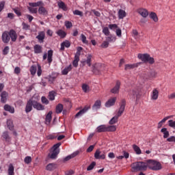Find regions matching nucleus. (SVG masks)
Here are the masks:
<instances>
[{
  "label": "nucleus",
  "instance_id": "10",
  "mask_svg": "<svg viewBox=\"0 0 175 175\" xmlns=\"http://www.w3.org/2000/svg\"><path fill=\"white\" fill-rule=\"evenodd\" d=\"M92 62V55L88 54L87 55L86 59L81 62L83 66L88 65V66H91Z\"/></svg>",
  "mask_w": 175,
  "mask_h": 175
},
{
  "label": "nucleus",
  "instance_id": "3",
  "mask_svg": "<svg viewBox=\"0 0 175 175\" xmlns=\"http://www.w3.org/2000/svg\"><path fill=\"white\" fill-rule=\"evenodd\" d=\"M148 167L152 170H161L162 165L161 163L155 160L149 159L146 161V168Z\"/></svg>",
  "mask_w": 175,
  "mask_h": 175
},
{
  "label": "nucleus",
  "instance_id": "28",
  "mask_svg": "<svg viewBox=\"0 0 175 175\" xmlns=\"http://www.w3.org/2000/svg\"><path fill=\"white\" fill-rule=\"evenodd\" d=\"M4 110H5V111H9V113H11L12 114L14 113V107L9 105H4Z\"/></svg>",
  "mask_w": 175,
  "mask_h": 175
},
{
  "label": "nucleus",
  "instance_id": "20",
  "mask_svg": "<svg viewBox=\"0 0 175 175\" xmlns=\"http://www.w3.org/2000/svg\"><path fill=\"white\" fill-rule=\"evenodd\" d=\"M79 150H77V151L74 152L72 154L64 158V161L65 162H66V161L72 159V158H75V157H77V155H79Z\"/></svg>",
  "mask_w": 175,
  "mask_h": 175
},
{
  "label": "nucleus",
  "instance_id": "7",
  "mask_svg": "<svg viewBox=\"0 0 175 175\" xmlns=\"http://www.w3.org/2000/svg\"><path fill=\"white\" fill-rule=\"evenodd\" d=\"M1 39L3 43H9L10 42V35L9 31H5L2 33Z\"/></svg>",
  "mask_w": 175,
  "mask_h": 175
},
{
  "label": "nucleus",
  "instance_id": "42",
  "mask_svg": "<svg viewBox=\"0 0 175 175\" xmlns=\"http://www.w3.org/2000/svg\"><path fill=\"white\" fill-rule=\"evenodd\" d=\"M117 127L114 125L107 126V132H116Z\"/></svg>",
  "mask_w": 175,
  "mask_h": 175
},
{
  "label": "nucleus",
  "instance_id": "19",
  "mask_svg": "<svg viewBox=\"0 0 175 175\" xmlns=\"http://www.w3.org/2000/svg\"><path fill=\"white\" fill-rule=\"evenodd\" d=\"M44 5H41L38 9V13L39 14H41L42 16H47L49 14V11L46 9V8L44 7Z\"/></svg>",
  "mask_w": 175,
  "mask_h": 175
},
{
  "label": "nucleus",
  "instance_id": "39",
  "mask_svg": "<svg viewBox=\"0 0 175 175\" xmlns=\"http://www.w3.org/2000/svg\"><path fill=\"white\" fill-rule=\"evenodd\" d=\"M58 7L60 9H62V10H64V12H66L68 10V8H66V5H65V3L63 1H60L57 3Z\"/></svg>",
  "mask_w": 175,
  "mask_h": 175
},
{
  "label": "nucleus",
  "instance_id": "9",
  "mask_svg": "<svg viewBox=\"0 0 175 175\" xmlns=\"http://www.w3.org/2000/svg\"><path fill=\"white\" fill-rule=\"evenodd\" d=\"M102 68V64L96 63L92 66V72L95 73V75H98L99 72H100V69Z\"/></svg>",
  "mask_w": 175,
  "mask_h": 175
},
{
  "label": "nucleus",
  "instance_id": "29",
  "mask_svg": "<svg viewBox=\"0 0 175 175\" xmlns=\"http://www.w3.org/2000/svg\"><path fill=\"white\" fill-rule=\"evenodd\" d=\"M58 154H59V151L53 150L51 154H49V157L51 159H56L57 157H58Z\"/></svg>",
  "mask_w": 175,
  "mask_h": 175
},
{
  "label": "nucleus",
  "instance_id": "53",
  "mask_svg": "<svg viewBox=\"0 0 175 175\" xmlns=\"http://www.w3.org/2000/svg\"><path fill=\"white\" fill-rule=\"evenodd\" d=\"M79 61H80V59L77 57L74 58V60L72 62V65L75 68H77V66H79Z\"/></svg>",
  "mask_w": 175,
  "mask_h": 175
},
{
  "label": "nucleus",
  "instance_id": "4",
  "mask_svg": "<svg viewBox=\"0 0 175 175\" xmlns=\"http://www.w3.org/2000/svg\"><path fill=\"white\" fill-rule=\"evenodd\" d=\"M137 57L139 59H141L143 62L145 64H150V65H152L155 62V60L154 59V57H152L150 56L148 53H139L137 55Z\"/></svg>",
  "mask_w": 175,
  "mask_h": 175
},
{
  "label": "nucleus",
  "instance_id": "22",
  "mask_svg": "<svg viewBox=\"0 0 175 175\" xmlns=\"http://www.w3.org/2000/svg\"><path fill=\"white\" fill-rule=\"evenodd\" d=\"M158 96H159V92L158 90L154 89L152 92L151 99L157 100V99H158Z\"/></svg>",
  "mask_w": 175,
  "mask_h": 175
},
{
  "label": "nucleus",
  "instance_id": "38",
  "mask_svg": "<svg viewBox=\"0 0 175 175\" xmlns=\"http://www.w3.org/2000/svg\"><path fill=\"white\" fill-rule=\"evenodd\" d=\"M161 133H163L164 139H167V137H169L170 134H169V131H167V129L163 128V129H161Z\"/></svg>",
  "mask_w": 175,
  "mask_h": 175
},
{
  "label": "nucleus",
  "instance_id": "60",
  "mask_svg": "<svg viewBox=\"0 0 175 175\" xmlns=\"http://www.w3.org/2000/svg\"><path fill=\"white\" fill-rule=\"evenodd\" d=\"M37 75L38 76V77H40L42 76V66H40V64H38Z\"/></svg>",
  "mask_w": 175,
  "mask_h": 175
},
{
  "label": "nucleus",
  "instance_id": "5",
  "mask_svg": "<svg viewBox=\"0 0 175 175\" xmlns=\"http://www.w3.org/2000/svg\"><path fill=\"white\" fill-rule=\"evenodd\" d=\"M47 59L48 64H51L53 62V50L48 51V57L47 53L44 54L43 55V60Z\"/></svg>",
  "mask_w": 175,
  "mask_h": 175
},
{
  "label": "nucleus",
  "instance_id": "16",
  "mask_svg": "<svg viewBox=\"0 0 175 175\" xmlns=\"http://www.w3.org/2000/svg\"><path fill=\"white\" fill-rule=\"evenodd\" d=\"M9 94L6 91H3L1 94V103H6Z\"/></svg>",
  "mask_w": 175,
  "mask_h": 175
},
{
  "label": "nucleus",
  "instance_id": "47",
  "mask_svg": "<svg viewBox=\"0 0 175 175\" xmlns=\"http://www.w3.org/2000/svg\"><path fill=\"white\" fill-rule=\"evenodd\" d=\"M131 95L133 98V99H135V98H137L139 95V90H133L132 92L131 93Z\"/></svg>",
  "mask_w": 175,
  "mask_h": 175
},
{
  "label": "nucleus",
  "instance_id": "49",
  "mask_svg": "<svg viewBox=\"0 0 175 175\" xmlns=\"http://www.w3.org/2000/svg\"><path fill=\"white\" fill-rule=\"evenodd\" d=\"M22 27L23 29H24L25 31H29V29H31V26L25 23V22L22 23Z\"/></svg>",
  "mask_w": 175,
  "mask_h": 175
},
{
  "label": "nucleus",
  "instance_id": "6",
  "mask_svg": "<svg viewBox=\"0 0 175 175\" xmlns=\"http://www.w3.org/2000/svg\"><path fill=\"white\" fill-rule=\"evenodd\" d=\"M33 109H36V110H38L39 111H43L45 109L44 105L35 100H33Z\"/></svg>",
  "mask_w": 175,
  "mask_h": 175
},
{
  "label": "nucleus",
  "instance_id": "14",
  "mask_svg": "<svg viewBox=\"0 0 175 175\" xmlns=\"http://www.w3.org/2000/svg\"><path fill=\"white\" fill-rule=\"evenodd\" d=\"M8 32L10 33V39H11L12 42H16L17 40V32L14 29H11Z\"/></svg>",
  "mask_w": 175,
  "mask_h": 175
},
{
  "label": "nucleus",
  "instance_id": "51",
  "mask_svg": "<svg viewBox=\"0 0 175 175\" xmlns=\"http://www.w3.org/2000/svg\"><path fill=\"white\" fill-rule=\"evenodd\" d=\"M103 33L105 35V36H109L110 35V30H109V27H105L103 29Z\"/></svg>",
  "mask_w": 175,
  "mask_h": 175
},
{
  "label": "nucleus",
  "instance_id": "36",
  "mask_svg": "<svg viewBox=\"0 0 175 175\" xmlns=\"http://www.w3.org/2000/svg\"><path fill=\"white\" fill-rule=\"evenodd\" d=\"M101 103L100 100H98L95 102L94 105L92 106L93 110H98V109H100Z\"/></svg>",
  "mask_w": 175,
  "mask_h": 175
},
{
  "label": "nucleus",
  "instance_id": "8",
  "mask_svg": "<svg viewBox=\"0 0 175 175\" xmlns=\"http://www.w3.org/2000/svg\"><path fill=\"white\" fill-rule=\"evenodd\" d=\"M32 107H33V100L29 99L26 104L25 112L30 113L32 111Z\"/></svg>",
  "mask_w": 175,
  "mask_h": 175
},
{
  "label": "nucleus",
  "instance_id": "27",
  "mask_svg": "<svg viewBox=\"0 0 175 175\" xmlns=\"http://www.w3.org/2000/svg\"><path fill=\"white\" fill-rule=\"evenodd\" d=\"M90 109V107H85L83 109L80 110L76 115L75 117L77 118V117H80L84 114V113H86L87 111Z\"/></svg>",
  "mask_w": 175,
  "mask_h": 175
},
{
  "label": "nucleus",
  "instance_id": "21",
  "mask_svg": "<svg viewBox=\"0 0 175 175\" xmlns=\"http://www.w3.org/2000/svg\"><path fill=\"white\" fill-rule=\"evenodd\" d=\"M46 37V33L44 31H40L38 33V35L36 36V39H38L39 42L41 43H43V41L44 40V38Z\"/></svg>",
  "mask_w": 175,
  "mask_h": 175
},
{
  "label": "nucleus",
  "instance_id": "31",
  "mask_svg": "<svg viewBox=\"0 0 175 175\" xmlns=\"http://www.w3.org/2000/svg\"><path fill=\"white\" fill-rule=\"evenodd\" d=\"M72 70V64H70L68 66L66 67L62 71V75H66L69 72Z\"/></svg>",
  "mask_w": 175,
  "mask_h": 175
},
{
  "label": "nucleus",
  "instance_id": "18",
  "mask_svg": "<svg viewBox=\"0 0 175 175\" xmlns=\"http://www.w3.org/2000/svg\"><path fill=\"white\" fill-rule=\"evenodd\" d=\"M96 132L98 133H102L103 132H107V126L102 124L96 128Z\"/></svg>",
  "mask_w": 175,
  "mask_h": 175
},
{
  "label": "nucleus",
  "instance_id": "61",
  "mask_svg": "<svg viewBox=\"0 0 175 175\" xmlns=\"http://www.w3.org/2000/svg\"><path fill=\"white\" fill-rule=\"evenodd\" d=\"M157 76H158V72L155 70H152L150 72V77H153L155 78L157 77Z\"/></svg>",
  "mask_w": 175,
  "mask_h": 175
},
{
  "label": "nucleus",
  "instance_id": "23",
  "mask_svg": "<svg viewBox=\"0 0 175 175\" xmlns=\"http://www.w3.org/2000/svg\"><path fill=\"white\" fill-rule=\"evenodd\" d=\"M33 49L35 54H41L43 52V47L39 44H36Z\"/></svg>",
  "mask_w": 175,
  "mask_h": 175
},
{
  "label": "nucleus",
  "instance_id": "40",
  "mask_svg": "<svg viewBox=\"0 0 175 175\" xmlns=\"http://www.w3.org/2000/svg\"><path fill=\"white\" fill-rule=\"evenodd\" d=\"M8 174L9 175H14V166H13V164L9 165Z\"/></svg>",
  "mask_w": 175,
  "mask_h": 175
},
{
  "label": "nucleus",
  "instance_id": "33",
  "mask_svg": "<svg viewBox=\"0 0 175 175\" xmlns=\"http://www.w3.org/2000/svg\"><path fill=\"white\" fill-rule=\"evenodd\" d=\"M55 110H56L57 114H59L62 113V111L64 110V105L62 104H58L56 106Z\"/></svg>",
  "mask_w": 175,
  "mask_h": 175
},
{
  "label": "nucleus",
  "instance_id": "25",
  "mask_svg": "<svg viewBox=\"0 0 175 175\" xmlns=\"http://www.w3.org/2000/svg\"><path fill=\"white\" fill-rule=\"evenodd\" d=\"M29 5L31 8H37V6H40V8L41 6H44V3H43L42 1H40L36 3H29Z\"/></svg>",
  "mask_w": 175,
  "mask_h": 175
},
{
  "label": "nucleus",
  "instance_id": "43",
  "mask_svg": "<svg viewBox=\"0 0 175 175\" xmlns=\"http://www.w3.org/2000/svg\"><path fill=\"white\" fill-rule=\"evenodd\" d=\"M49 100H54L55 99V92L51 91L49 93Z\"/></svg>",
  "mask_w": 175,
  "mask_h": 175
},
{
  "label": "nucleus",
  "instance_id": "30",
  "mask_svg": "<svg viewBox=\"0 0 175 175\" xmlns=\"http://www.w3.org/2000/svg\"><path fill=\"white\" fill-rule=\"evenodd\" d=\"M7 126L10 131H14V124H13V120H7Z\"/></svg>",
  "mask_w": 175,
  "mask_h": 175
},
{
  "label": "nucleus",
  "instance_id": "35",
  "mask_svg": "<svg viewBox=\"0 0 175 175\" xmlns=\"http://www.w3.org/2000/svg\"><path fill=\"white\" fill-rule=\"evenodd\" d=\"M117 40V38L116 36H113L111 34H109L108 37L106 38V40L109 42H114Z\"/></svg>",
  "mask_w": 175,
  "mask_h": 175
},
{
  "label": "nucleus",
  "instance_id": "64",
  "mask_svg": "<svg viewBox=\"0 0 175 175\" xmlns=\"http://www.w3.org/2000/svg\"><path fill=\"white\" fill-rule=\"evenodd\" d=\"M101 47L102 49H107V47H109V42L107 40L104 41L102 44H101Z\"/></svg>",
  "mask_w": 175,
  "mask_h": 175
},
{
  "label": "nucleus",
  "instance_id": "54",
  "mask_svg": "<svg viewBox=\"0 0 175 175\" xmlns=\"http://www.w3.org/2000/svg\"><path fill=\"white\" fill-rule=\"evenodd\" d=\"M61 144H62L61 142H59V143L55 144L53 146L52 150L53 151H59V149H58V148H59V146H61Z\"/></svg>",
  "mask_w": 175,
  "mask_h": 175
},
{
  "label": "nucleus",
  "instance_id": "2",
  "mask_svg": "<svg viewBox=\"0 0 175 175\" xmlns=\"http://www.w3.org/2000/svg\"><path fill=\"white\" fill-rule=\"evenodd\" d=\"M131 167L133 172H143L147 170V164L146 161H137L135 162L131 165Z\"/></svg>",
  "mask_w": 175,
  "mask_h": 175
},
{
  "label": "nucleus",
  "instance_id": "13",
  "mask_svg": "<svg viewBox=\"0 0 175 175\" xmlns=\"http://www.w3.org/2000/svg\"><path fill=\"white\" fill-rule=\"evenodd\" d=\"M94 158L96 159H105L106 158V155H105V153H102L100 150H97L94 153Z\"/></svg>",
  "mask_w": 175,
  "mask_h": 175
},
{
  "label": "nucleus",
  "instance_id": "1",
  "mask_svg": "<svg viewBox=\"0 0 175 175\" xmlns=\"http://www.w3.org/2000/svg\"><path fill=\"white\" fill-rule=\"evenodd\" d=\"M120 108L119 110L118 111V113L116 116H115L114 117H113L110 120L109 124L110 125H114V124H116V122H118V118L121 117V116H122L124 110H125V106H126V100H125V98H122L120 100V103L119 104Z\"/></svg>",
  "mask_w": 175,
  "mask_h": 175
},
{
  "label": "nucleus",
  "instance_id": "26",
  "mask_svg": "<svg viewBox=\"0 0 175 175\" xmlns=\"http://www.w3.org/2000/svg\"><path fill=\"white\" fill-rule=\"evenodd\" d=\"M46 169L49 170V172H53V170H55V169H57V164L49 163L46 165Z\"/></svg>",
  "mask_w": 175,
  "mask_h": 175
},
{
  "label": "nucleus",
  "instance_id": "45",
  "mask_svg": "<svg viewBox=\"0 0 175 175\" xmlns=\"http://www.w3.org/2000/svg\"><path fill=\"white\" fill-rule=\"evenodd\" d=\"M137 65L136 64H126L124 67V70H129V69H133L136 68Z\"/></svg>",
  "mask_w": 175,
  "mask_h": 175
},
{
  "label": "nucleus",
  "instance_id": "62",
  "mask_svg": "<svg viewBox=\"0 0 175 175\" xmlns=\"http://www.w3.org/2000/svg\"><path fill=\"white\" fill-rule=\"evenodd\" d=\"M65 27L66 28H72V27H73V25H72V22L69 21H66L65 22Z\"/></svg>",
  "mask_w": 175,
  "mask_h": 175
},
{
  "label": "nucleus",
  "instance_id": "56",
  "mask_svg": "<svg viewBox=\"0 0 175 175\" xmlns=\"http://www.w3.org/2000/svg\"><path fill=\"white\" fill-rule=\"evenodd\" d=\"M24 162L25 163H27V165L31 163V162H32V157L27 156L24 159Z\"/></svg>",
  "mask_w": 175,
  "mask_h": 175
},
{
  "label": "nucleus",
  "instance_id": "59",
  "mask_svg": "<svg viewBox=\"0 0 175 175\" xmlns=\"http://www.w3.org/2000/svg\"><path fill=\"white\" fill-rule=\"evenodd\" d=\"M27 9H28L29 12H30V13H33L35 14H36V13H38V8H33L31 7H28Z\"/></svg>",
  "mask_w": 175,
  "mask_h": 175
},
{
  "label": "nucleus",
  "instance_id": "58",
  "mask_svg": "<svg viewBox=\"0 0 175 175\" xmlns=\"http://www.w3.org/2000/svg\"><path fill=\"white\" fill-rule=\"evenodd\" d=\"M168 125L170 126V128H173V129H175V121L173 120H170L168 121Z\"/></svg>",
  "mask_w": 175,
  "mask_h": 175
},
{
  "label": "nucleus",
  "instance_id": "32",
  "mask_svg": "<svg viewBox=\"0 0 175 175\" xmlns=\"http://www.w3.org/2000/svg\"><path fill=\"white\" fill-rule=\"evenodd\" d=\"M133 148L135 154H137V155H140V154H142V150L140 149V148L139 146H137V145L133 144Z\"/></svg>",
  "mask_w": 175,
  "mask_h": 175
},
{
  "label": "nucleus",
  "instance_id": "41",
  "mask_svg": "<svg viewBox=\"0 0 175 175\" xmlns=\"http://www.w3.org/2000/svg\"><path fill=\"white\" fill-rule=\"evenodd\" d=\"M83 50V47L79 46L77 48V53H75V58L80 59V55L81 54V51Z\"/></svg>",
  "mask_w": 175,
  "mask_h": 175
},
{
  "label": "nucleus",
  "instance_id": "46",
  "mask_svg": "<svg viewBox=\"0 0 175 175\" xmlns=\"http://www.w3.org/2000/svg\"><path fill=\"white\" fill-rule=\"evenodd\" d=\"M118 16L119 18H124V17L126 16V13L125 12V11H124V10H120L118 11Z\"/></svg>",
  "mask_w": 175,
  "mask_h": 175
},
{
  "label": "nucleus",
  "instance_id": "34",
  "mask_svg": "<svg viewBox=\"0 0 175 175\" xmlns=\"http://www.w3.org/2000/svg\"><path fill=\"white\" fill-rule=\"evenodd\" d=\"M149 17H150V18L153 20V21H154V23H158V16H157V14L155 12H151L149 14Z\"/></svg>",
  "mask_w": 175,
  "mask_h": 175
},
{
  "label": "nucleus",
  "instance_id": "57",
  "mask_svg": "<svg viewBox=\"0 0 175 175\" xmlns=\"http://www.w3.org/2000/svg\"><path fill=\"white\" fill-rule=\"evenodd\" d=\"M41 101H42V103H43L44 105H49V103H50V102L49 101V99H47L45 96L41 97Z\"/></svg>",
  "mask_w": 175,
  "mask_h": 175
},
{
  "label": "nucleus",
  "instance_id": "37",
  "mask_svg": "<svg viewBox=\"0 0 175 175\" xmlns=\"http://www.w3.org/2000/svg\"><path fill=\"white\" fill-rule=\"evenodd\" d=\"M2 137L5 142H10V136H9V133L8 131H4L3 133Z\"/></svg>",
  "mask_w": 175,
  "mask_h": 175
},
{
  "label": "nucleus",
  "instance_id": "15",
  "mask_svg": "<svg viewBox=\"0 0 175 175\" xmlns=\"http://www.w3.org/2000/svg\"><path fill=\"white\" fill-rule=\"evenodd\" d=\"M65 47L66 49H69V47H70V41L65 40L63 42H62L61 43L60 51H65Z\"/></svg>",
  "mask_w": 175,
  "mask_h": 175
},
{
  "label": "nucleus",
  "instance_id": "55",
  "mask_svg": "<svg viewBox=\"0 0 175 175\" xmlns=\"http://www.w3.org/2000/svg\"><path fill=\"white\" fill-rule=\"evenodd\" d=\"M82 90L83 92H87L88 91H90V86L85 83L82 85Z\"/></svg>",
  "mask_w": 175,
  "mask_h": 175
},
{
  "label": "nucleus",
  "instance_id": "24",
  "mask_svg": "<svg viewBox=\"0 0 175 175\" xmlns=\"http://www.w3.org/2000/svg\"><path fill=\"white\" fill-rule=\"evenodd\" d=\"M138 13H139V14H140V16H142L144 18H146V17L148 16V11H147V10H146V9H143V8L139 9L138 10Z\"/></svg>",
  "mask_w": 175,
  "mask_h": 175
},
{
  "label": "nucleus",
  "instance_id": "12",
  "mask_svg": "<svg viewBox=\"0 0 175 175\" xmlns=\"http://www.w3.org/2000/svg\"><path fill=\"white\" fill-rule=\"evenodd\" d=\"M116 100H117V97H113V98L109 99L105 103V107H111V106H114Z\"/></svg>",
  "mask_w": 175,
  "mask_h": 175
},
{
  "label": "nucleus",
  "instance_id": "17",
  "mask_svg": "<svg viewBox=\"0 0 175 175\" xmlns=\"http://www.w3.org/2000/svg\"><path fill=\"white\" fill-rule=\"evenodd\" d=\"M170 118H173V116H168L160 121L157 125L158 129H161V128H162V125H163V124H165L167 120H170Z\"/></svg>",
  "mask_w": 175,
  "mask_h": 175
},
{
  "label": "nucleus",
  "instance_id": "48",
  "mask_svg": "<svg viewBox=\"0 0 175 175\" xmlns=\"http://www.w3.org/2000/svg\"><path fill=\"white\" fill-rule=\"evenodd\" d=\"M53 114V111H50L46 116V122H51V118H52V116L51 115Z\"/></svg>",
  "mask_w": 175,
  "mask_h": 175
},
{
  "label": "nucleus",
  "instance_id": "44",
  "mask_svg": "<svg viewBox=\"0 0 175 175\" xmlns=\"http://www.w3.org/2000/svg\"><path fill=\"white\" fill-rule=\"evenodd\" d=\"M38 70V68L36 66H31L30 67V72L32 76H35L36 75V70Z\"/></svg>",
  "mask_w": 175,
  "mask_h": 175
},
{
  "label": "nucleus",
  "instance_id": "52",
  "mask_svg": "<svg viewBox=\"0 0 175 175\" xmlns=\"http://www.w3.org/2000/svg\"><path fill=\"white\" fill-rule=\"evenodd\" d=\"M96 165V163L95 161H93L91 163V164L87 167L88 172H90V170H92L94 167Z\"/></svg>",
  "mask_w": 175,
  "mask_h": 175
},
{
  "label": "nucleus",
  "instance_id": "11",
  "mask_svg": "<svg viewBox=\"0 0 175 175\" xmlns=\"http://www.w3.org/2000/svg\"><path fill=\"white\" fill-rule=\"evenodd\" d=\"M121 87V82L117 81L115 87L111 90V94H118L120 92V88Z\"/></svg>",
  "mask_w": 175,
  "mask_h": 175
},
{
  "label": "nucleus",
  "instance_id": "63",
  "mask_svg": "<svg viewBox=\"0 0 175 175\" xmlns=\"http://www.w3.org/2000/svg\"><path fill=\"white\" fill-rule=\"evenodd\" d=\"M109 29H112L113 31H115V29H118V26L116 24H111L109 25Z\"/></svg>",
  "mask_w": 175,
  "mask_h": 175
},
{
  "label": "nucleus",
  "instance_id": "50",
  "mask_svg": "<svg viewBox=\"0 0 175 175\" xmlns=\"http://www.w3.org/2000/svg\"><path fill=\"white\" fill-rule=\"evenodd\" d=\"M57 35L59 36H60V38H65V36H66V33L65 31H64L63 30H59L57 32Z\"/></svg>",
  "mask_w": 175,
  "mask_h": 175
}]
</instances>
